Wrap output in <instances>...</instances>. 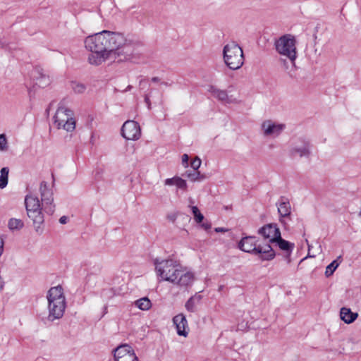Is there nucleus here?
Instances as JSON below:
<instances>
[{
	"instance_id": "obj_8",
	"label": "nucleus",
	"mask_w": 361,
	"mask_h": 361,
	"mask_svg": "<svg viewBox=\"0 0 361 361\" xmlns=\"http://www.w3.org/2000/svg\"><path fill=\"white\" fill-rule=\"evenodd\" d=\"M289 153L293 157H308L311 154L309 140L302 137L293 140Z\"/></svg>"
},
{
	"instance_id": "obj_25",
	"label": "nucleus",
	"mask_w": 361,
	"mask_h": 361,
	"mask_svg": "<svg viewBox=\"0 0 361 361\" xmlns=\"http://www.w3.org/2000/svg\"><path fill=\"white\" fill-rule=\"evenodd\" d=\"M33 76L38 80V85L40 87H44L49 83V78L43 73V70L36 68L33 72Z\"/></svg>"
},
{
	"instance_id": "obj_41",
	"label": "nucleus",
	"mask_w": 361,
	"mask_h": 361,
	"mask_svg": "<svg viewBox=\"0 0 361 361\" xmlns=\"http://www.w3.org/2000/svg\"><path fill=\"white\" fill-rule=\"evenodd\" d=\"M201 227L205 231H207L211 228V224L209 223H202Z\"/></svg>"
},
{
	"instance_id": "obj_35",
	"label": "nucleus",
	"mask_w": 361,
	"mask_h": 361,
	"mask_svg": "<svg viewBox=\"0 0 361 361\" xmlns=\"http://www.w3.org/2000/svg\"><path fill=\"white\" fill-rule=\"evenodd\" d=\"M201 159L196 157L190 163L191 167L193 170H197L201 166Z\"/></svg>"
},
{
	"instance_id": "obj_45",
	"label": "nucleus",
	"mask_w": 361,
	"mask_h": 361,
	"mask_svg": "<svg viewBox=\"0 0 361 361\" xmlns=\"http://www.w3.org/2000/svg\"><path fill=\"white\" fill-rule=\"evenodd\" d=\"M0 47L3 48H5L6 47L5 43L1 39H0Z\"/></svg>"
},
{
	"instance_id": "obj_38",
	"label": "nucleus",
	"mask_w": 361,
	"mask_h": 361,
	"mask_svg": "<svg viewBox=\"0 0 361 361\" xmlns=\"http://www.w3.org/2000/svg\"><path fill=\"white\" fill-rule=\"evenodd\" d=\"M145 103H146V104L147 106V108L149 109H151V102H150V99H149V94H146L145 96Z\"/></svg>"
},
{
	"instance_id": "obj_17",
	"label": "nucleus",
	"mask_w": 361,
	"mask_h": 361,
	"mask_svg": "<svg viewBox=\"0 0 361 361\" xmlns=\"http://www.w3.org/2000/svg\"><path fill=\"white\" fill-rule=\"evenodd\" d=\"M173 324L176 326L177 334L179 336L186 337L188 334V321L183 314H178L173 318Z\"/></svg>"
},
{
	"instance_id": "obj_31",
	"label": "nucleus",
	"mask_w": 361,
	"mask_h": 361,
	"mask_svg": "<svg viewBox=\"0 0 361 361\" xmlns=\"http://www.w3.org/2000/svg\"><path fill=\"white\" fill-rule=\"evenodd\" d=\"M71 87L73 91L76 94H82L86 90V86L84 84L77 82H72Z\"/></svg>"
},
{
	"instance_id": "obj_40",
	"label": "nucleus",
	"mask_w": 361,
	"mask_h": 361,
	"mask_svg": "<svg viewBox=\"0 0 361 361\" xmlns=\"http://www.w3.org/2000/svg\"><path fill=\"white\" fill-rule=\"evenodd\" d=\"M305 242H306V243H307V247H308V251L310 252V249H312V245H310V244L309 243L308 240H307V239H306V240H305ZM307 257H315V255H311L310 254V252H309V253H308Z\"/></svg>"
},
{
	"instance_id": "obj_43",
	"label": "nucleus",
	"mask_w": 361,
	"mask_h": 361,
	"mask_svg": "<svg viewBox=\"0 0 361 361\" xmlns=\"http://www.w3.org/2000/svg\"><path fill=\"white\" fill-rule=\"evenodd\" d=\"M68 221V217L66 216H61L60 219H59V222L61 224H66Z\"/></svg>"
},
{
	"instance_id": "obj_19",
	"label": "nucleus",
	"mask_w": 361,
	"mask_h": 361,
	"mask_svg": "<svg viewBox=\"0 0 361 361\" xmlns=\"http://www.w3.org/2000/svg\"><path fill=\"white\" fill-rule=\"evenodd\" d=\"M274 243H275L281 250L285 251L286 252V258L288 260V263H290V256L295 247V244L283 239L281 238V233L278 235L277 239Z\"/></svg>"
},
{
	"instance_id": "obj_30",
	"label": "nucleus",
	"mask_w": 361,
	"mask_h": 361,
	"mask_svg": "<svg viewBox=\"0 0 361 361\" xmlns=\"http://www.w3.org/2000/svg\"><path fill=\"white\" fill-rule=\"evenodd\" d=\"M341 257H338L337 259L334 260L331 263H330L326 268L325 275L326 277L331 276L335 270L339 265V262L338 259H340Z\"/></svg>"
},
{
	"instance_id": "obj_12",
	"label": "nucleus",
	"mask_w": 361,
	"mask_h": 361,
	"mask_svg": "<svg viewBox=\"0 0 361 361\" xmlns=\"http://www.w3.org/2000/svg\"><path fill=\"white\" fill-rule=\"evenodd\" d=\"M39 191L42 204L44 206L45 212L49 214H52L54 212V205H53V192L49 188L48 183L42 181L40 183Z\"/></svg>"
},
{
	"instance_id": "obj_11",
	"label": "nucleus",
	"mask_w": 361,
	"mask_h": 361,
	"mask_svg": "<svg viewBox=\"0 0 361 361\" xmlns=\"http://www.w3.org/2000/svg\"><path fill=\"white\" fill-rule=\"evenodd\" d=\"M286 126L271 120H266L261 124V130L264 137H276L285 129Z\"/></svg>"
},
{
	"instance_id": "obj_5",
	"label": "nucleus",
	"mask_w": 361,
	"mask_h": 361,
	"mask_svg": "<svg viewBox=\"0 0 361 361\" xmlns=\"http://www.w3.org/2000/svg\"><path fill=\"white\" fill-rule=\"evenodd\" d=\"M223 59L226 65L231 70L240 68L244 63L242 48L235 42H230L223 49Z\"/></svg>"
},
{
	"instance_id": "obj_47",
	"label": "nucleus",
	"mask_w": 361,
	"mask_h": 361,
	"mask_svg": "<svg viewBox=\"0 0 361 361\" xmlns=\"http://www.w3.org/2000/svg\"><path fill=\"white\" fill-rule=\"evenodd\" d=\"M358 216L361 219V210L359 212Z\"/></svg>"
},
{
	"instance_id": "obj_2",
	"label": "nucleus",
	"mask_w": 361,
	"mask_h": 361,
	"mask_svg": "<svg viewBox=\"0 0 361 361\" xmlns=\"http://www.w3.org/2000/svg\"><path fill=\"white\" fill-rule=\"evenodd\" d=\"M106 51L118 61H132L139 57V47L126 39L123 34L106 30Z\"/></svg>"
},
{
	"instance_id": "obj_26",
	"label": "nucleus",
	"mask_w": 361,
	"mask_h": 361,
	"mask_svg": "<svg viewBox=\"0 0 361 361\" xmlns=\"http://www.w3.org/2000/svg\"><path fill=\"white\" fill-rule=\"evenodd\" d=\"M24 227L23 220L16 218H11L8 221V228L11 231H18Z\"/></svg>"
},
{
	"instance_id": "obj_20",
	"label": "nucleus",
	"mask_w": 361,
	"mask_h": 361,
	"mask_svg": "<svg viewBox=\"0 0 361 361\" xmlns=\"http://www.w3.org/2000/svg\"><path fill=\"white\" fill-rule=\"evenodd\" d=\"M257 255H260L259 257L262 260L273 259L276 255L275 252L269 244H266L263 246L257 245Z\"/></svg>"
},
{
	"instance_id": "obj_34",
	"label": "nucleus",
	"mask_w": 361,
	"mask_h": 361,
	"mask_svg": "<svg viewBox=\"0 0 361 361\" xmlns=\"http://www.w3.org/2000/svg\"><path fill=\"white\" fill-rule=\"evenodd\" d=\"M175 185L180 189L185 190L187 188L186 181L180 177H178L176 183H175Z\"/></svg>"
},
{
	"instance_id": "obj_28",
	"label": "nucleus",
	"mask_w": 361,
	"mask_h": 361,
	"mask_svg": "<svg viewBox=\"0 0 361 361\" xmlns=\"http://www.w3.org/2000/svg\"><path fill=\"white\" fill-rule=\"evenodd\" d=\"M185 176L192 181H201L205 178V176L201 174L197 170L188 171L185 172Z\"/></svg>"
},
{
	"instance_id": "obj_10",
	"label": "nucleus",
	"mask_w": 361,
	"mask_h": 361,
	"mask_svg": "<svg viewBox=\"0 0 361 361\" xmlns=\"http://www.w3.org/2000/svg\"><path fill=\"white\" fill-rule=\"evenodd\" d=\"M114 361H138L133 348L128 344L118 345L113 350Z\"/></svg>"
},
{
	"instance_id": "obj_48",
	"label": "nucleus",
	"mask_w": 361,
	"mask_h": 361,
	"mask_svg": "<svg viewBox=\"0 0 361 361\" xmlns=\"http://www.w3.org/2000/svg\"><path fill=\"white\" fill-rule=\"evenodd\" d=\"M131 88V86L129 85L128 87H127V90H130Z\"/></svg>"
},
{
	"instance_id": "obj_22",
	"label": "nucleus",
	"mask_w": 361,
	"mask_h": 361,
	"mask_svg": "<svg viewBox=\"0 0 361 361\" xmlns=\"http://www.w3.org/2000/svg\"><path fill=\"white\" fill-rule=\"evenodd\" d=\"M27 213L30 211L37 210L41 209V204L39 199L32 195H27L25 199Z\"/></svg>"
},
{
	"instance_id": "obj_15",
	"label": "nucleus",
	"mask_w": 361,
	"mask_h": 361,
	"mask_svg": "<svg viewBox=\"0 0 361 361\" xmlns=\"http://www.w3.org/2000/svg\"><path fill=\"white\" fill-rule=\"evenodd\" d=\"M258 233L264 238L268 239L269 243H273L281 233L280 229L276 224H267L258 230Z\"/></svg>"
},
{
	"instance_id": "obj_16",
	"label": "nucleus",
	"mask_w": 361,
	"mask_h": 361,
	"mask_svg": "<svg viewBox=\"0 0 361 361\" xmlns=\"http://www.w3.org/2000/svg\"><path fill=\"white\" fill-rule=\"evenodd\" d=\"M257 240L254 236H246L243 238L238 243V248L245 252L257 255Z\"/></svg>"
},
{
	"instance_id": "obj_23",
	"label": "nucleus",
	"mask_w": 361,
	"mask_h": 361,
	"mask_svg": "<svg viewBox=\"0 0 361 361\" xmlns=\"http://www.w3.org/2000/svg\"><path fill=\"white\" fill-rule=\"evenodd\" d=\"M341 319L346 324L353 323L358 317V314L353 312L350 309L342 307L340 311Z\"/></svg>"
},
{
	"instance_id": "obj_24",
	"label": "nucleus",
	"mask_w": 361,
	"mask_h": 361,
	"mask_svg": "<svg viewBox=\"0 0 361 361\" xmlns=\"http://www.w3.org/2000/svg\"><path fill=\"white\" fill-rule=\"evenodd\" d=\"M201 300V295H199L197 293L195 294L193 296L190 297L185 302V309L190 312H195L197 310V306L200 302Z\"/></svg>"
},
{
	"instance_id": "obj_7",
	"label": "nucleus",
	"mask_w": 361,
	"mask_h": 361,
	"mask_svg": "<svg viewBox=\"0 0 361 361\" xmlns=\"http://www.w3.org/2000/svg\"><path fill=\"white\" fill-rule=\"evenodd\" d=\"M106 30L90 35L85 39L86 49L91 52L104 53L106 51Z\"/></svg>"
},
{
	"instance_id": "obj_33",
	"label": "nucleus",
	"mask_w": 361,
	"mask_h": 361,
	"mask_svg": "<svg viewBox=\"0 0 361 361\" xmlns=\"http://www.w3.org/2000/svg\"><path fill=\"white\" fill-rule=\"evenodd\" d=\"M8 142L5 134H0V152H4L8 149Z\"/></svg>"
},
{
	"instance_id": "obj_27",
	"label": "nucleus",
	"mask_w": 361,
	"mask_h": 361,
	"mask_svg": "<svg viewBox=\"0 0 361 361\" xmlns=\"http://www.w3.org/2000/svg\"><path fill=\"white\" fill-rule=\"evenodd\" d=\"M135 305L141 310H148L152 306L151 301L147 298L137 300L135 302Z\"/></svg>"
},
{
	"instance_id": "obj_36",
	"label": "nucleus",
	"mask_w": 361,
	"mask_h": 361,
	"mask_svg": "<svg viewBox=\"0 0 361 361\" xmlns=\"http://www.w3.org/2000/svg\"><path fill=\"white\" fill-rule=\"evenodd\" d=\"M178 176H174L171 178H167L164 180V185H175V183H176V180L178 179Z\"/></svg>"
},
{
	"instance_id": "obj_18",
	"label": "nucleus",
	"mask_w": 361,
	"mask_h": 361,
	"mask_svg": "<svg viewBox=\"0 0 361 361\" xmlns=\"http://www.w3.org/2000/svg\"><path fill=\"white\" fill-rule=\"evenodd\" d=\"M27 216L32 219L35 230L37 233H42L41 225L44 223V216L42 212V208L37 210L30 211Z\"/></svg>"
},
{
	"instance_id": "obj_3",
	"label": "nucleus",
	"mask_w": 361,
	"mask_h": 361,
	"mask_svg": "<svg viewBox=\"0 0 361 361\" xmlns=\"http://www.w3.org/2000/svg\"><path fill=\"white\" fill-rule=\"evenodd\" d=\"M47 320L54 322L63 317L66 307V297L61 286L51 288L47 293Z\"/></svg>"
},
{
	"instance_id": "obj_6",
	"label": "nucleus",
	"mask_w": 361,
	"mask_h": 361,
	"mask_svg": "<svg viewBox=\"0 0 361 361\" xmlns=\"http://www.w3.org/2000/svg\"><path fill=\"white\" fill-rule=\"evenodd\" d=\"M54 124L60 129L71 132L75 128V121L71 110L65 107H59L54 116Z\"/></svg>"
},
{
	"instance_id": "obj_9",
	"label": "nucleus",
	"mask_w": 361,
	"mask_h": 361,
	"mask_svg": "<svg viewBox=\"0 0 361 361\" xmlns=\"http://www.w3.org/2000/svg\"><path fill=\"white\" fill-rule=\"evenodd\" d=\"M232 87V86H230L228 87V90L227 91L225 90L219 89L212 85L209 87V92L214 98L224 104H238L240 102L239 98L234 94H231V89Z\"/></svg>"
},
{
	"instance_id": "obj_13",
	"label": "nucleus",
	"mask_w": 361,
	"mask_h": 361,
	"mask_svg": "<svg viewBox=\"0 0 361 361\" xmlns=\"http://www.w3.org/2000/svg\"><path fill=\"white\" fill-rule=\"evenodd\" d=\"M121 134L126 140H138L141 135L140 125L134 121H127L122 126Z\"/></svg>"
},
{
	"instance_id": "obj_4",
	"label": "nucleus",
	"mask_w": 361,
	"mask_h": 361,
	"mask_svg": "<svg viewBox=\"0 0 361 361\" xmlns=\"http://www.w3.org/2000/svg\"><path fill=\"white\" fill-rule=\"evenodd\" d=\"M274 46L276 51L281 56L288 59L290 68L286 59H282V61L284 68L286 70L290 69V73L295 68V59L297 58L295 38L290 35H284L275 41Z\"/></svg>"
},
{
	"instance_id": "obj_46",
	"label": "nucleus",
	"mask_w": 361,
	"mask_h": 361,
	"mask_svg": "<svg viewBox=\"0 0 361 361\" xmlns=\"http://www.w3.org/2000/svg\"><path fill=\"white\" fill-rule=\"evenodd\" d=\"M161 84H163V85H164L166 86H169V84L168 82H162Z\"/></svg>"
},
{
	"instance_id": "obj_1",
	"label": "nucleus",
	"mask_w": 361,
	"mask_h": 361,
	"mask_svg": "<svg viewBox=\"0 0 361 361\" xmlns=\"http://www.w3.org/2000/svg\"><path fill=\"white\" fill-rule=\"evenodd\" d=\"M157 275L161 281H168L179 287H188L195 280L194 274L173 258L154 260Z\"/></svg>"
},
{
	"instance_id": "obj_21",
	"label": "nucleus",
	"mask_w": 361,
	"mask_h": 361,
	"mask_svg": "<svg viewBox=\"0 0 361 361\" xmlns=\"http://www.w3.org/2000/svg\"><path fill=\"white\" fill-rule=\"evenodd\" d=\"M108 58H111L108 52H92L88 56V61L92 65L98 66L102 64Z\"/></svg>"
},
{
	"instance_id": "obj_44",
	"label": "nucleus",
	"mask_w": 361,
	"mask_h": 361,
	"mask_svg": "<svg viewBox=\"0 0 361 361\" xmlns=\"http://www.w3.org/2000/svg\"><path fill=\"white\" fill-rule=\"evenodd\" d=\"M152 81L154 82H158L160 81V79L158 77H154L152 78Z\"/></svg>"
},
{
	"instance_id": "obj_29",
	"label": "nucleus",
	"mask_w": 361,
	"mask_h": 361,
	"mask_svg": "<svg viewBox=\"0 0 361 361\" xmlns=\"http://www.w3.org/2000/svg\"><path fill=\"white\" fill-rule=\"evenodd\" d=\"M9 169L8 167H4L1 169L0 174V188L3 189L8 184Z\"/></svg>"
},
{
	"instance_id": "obj_37",
	"label": "nucleus",
	"mask_w": 361,
	"mask_h": 361,
	"mask_svg": "<svg viewBox=\"0 0 361 361\" xmlns=\"http://www.w3.org/2000/svg\"><path fill=\"white\" fill-rule=\"evenodd\" d=\"M188 160H189V157L188 154H184L183 156H182V164L183 165L185 166V167H188Z\"/></svg>"
},
{
	"instance_id": "obj_42",
	"label": "nucleus",
	"mask_w": 361,
	"mask_h": 361,
	"mask_svg": "<svg viewBox=\"0 0 361 361\" xmlns=\"http://www.w3.org/2000/svg\"><path fill=\"white\" fill-rule=\"evenodd\" d=\"M215 231L216 233H224L228 231V229L223 228V227H217L215 228Z\"/></svg>"
},
{
	"instance_id": "obj_14",
	"label": "nucleus",
	"mask_w": 361,
	"mask_h": 361,
	"mask_svg": "<svg viewBox=\"0 0 361 361\" xmlns=\"http://www.w3.org/2000/svg\"><path fill=\"white\" fill-rule=\"evenodd\" d=\"M278 212L279 214V221L285 228L288 226L287 219H290L291 205L289 200L286 197H281L276 202Z\"/></svg>"
},
{
	"instance_id": "obj_32",
	"label": "nucleus",
	"mask_w": 361,
	"mask_h": 361,
	"mask_svg": "<svg viewBox=\"0 0 361 361\" xmlns=\"http://www.w3.org/2000/svg\"><path fill=\"white\" fill-rule=\"evenodd\" d=\"M192 214L194 216V219L197 223H201L202 222L204 219V216L202 214V213L200 212L199 209L196 206H191L190 207Z\"/></svg>"
},
{
	"instance_id": "obj_39",
	"label": "nucleus",
	"mask_w": 361,
	"mask_h": 361,
	"mask_svg": "<svg viewBox=\"0 0 361 361\" xmlns=\"http://www.w3.org/2000/svg\"><path fill=\"white\" fill-rule=\"evenodd\" d=\"M4 239L1 237H0V257L1 256V255L4 252Z\"/></svg>"
}]
</instances>
